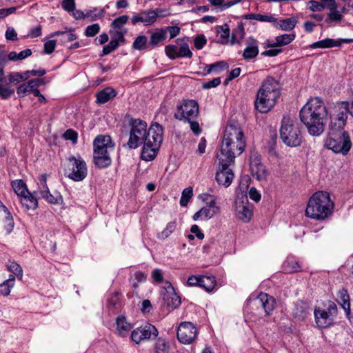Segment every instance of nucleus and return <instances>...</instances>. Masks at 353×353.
<instances>
[{"instance_id":"f257e3e1","label":"nucleus","mask_w":353,"mask_h":353,"mask_svg":"<svg viewBox=\"0 0 353 353\" xmlns=\"http://www.w3.org/2000/svg\"><path fill=\"white\" fill-rule=\"evenodd\" d=\"M129 139L127 143L130 149L143 145L141 159L150 161L157 154L163 141V128L158 123H152L148 129L147 123L139 119H130Z\"/></svg>"},{"instance_id":"f03ea898","label":"nucleus","mask_w":353,"mask_h":353,"mask_svg":"<svg viewBox=\"0 0 353 353\" xmlns=\"http://www.w3.org/2000/svg\"><path fill=\"white\" fill-rule=\"evenodd\" d=\"M328 110L320 97L311 98L301 108L299 117L308 133L314 137L320 136L325 128Z\"/></svg>"},{"instance_id":"7ed1b4c3","label":"nucleus","mask_w":353,"mask_h":353,"mask_svg":"<svg viewBox=\"0 0 353 353\" xmlns=\"http://www.w3.org/2000/svg\"><path fill=\"white\" fill-rule=\"evenodd\" d=\"M245 148L243 131L237 122H232L225 128L217 159L222 161H234L236 157L241 154Z\"/></svg>"},{"instance_id":"20e7f679","label":"nucleus","mask_w":353,"mask_h":353,"mask_svg":"<svg viewBox=\"0 0 353 353\" xmlns=\"http://www.w3.org/2000/svg\"><path fill=\"white\" fill-rule=\"evenodd\" d=\"M281 94L279 82L268 77L259 88L254 101L255 109L261 113L268 112L276 104Z\"/></svg>"},{"instance_id":"39448f33","label":"nucleus","mask_w":353,"mask_h":353,"mask_svg":"<svg viewBox=\"0 0 353 353\" xmlns=\"http://www.w3.org/2000/svg\"><path fill=\"white\" fill-rule=\"evenodd\" d=\"M324 146L335 154L347 155L352 146L348 132L344 128L329 127Z\"/></svg>"},{"instance_id":"423d86ee","label":"nucleus","mask_w":353,"mask_h":353,"mask_svg":"<svg viewBox=\"0 0 353 353\" xmlns=\"http://www.w3.org/2000/svg\"><path fill=\"white\" fill-rule=\"evenodd\" d=\"M280 138L289 147H296L301 145L303 136L299 124L289 116H284L280 128Z\"/></svg>"},{"instance_id":"0eeeda50","label":"nucleus","mask_w":353,"mask_h":353,"mask_svg":"<svg viewBox=\"0 0 353 353\" xmlns=\"http://www.w3.org/2000/svg\"><path fill=\"white\" fill-rule=\"evenodd\" d=\"M110 136L98 135L93 141V163L97 168L103 169L110 165Z\"/></svg>"},{"instance_id":"6e6552de","label":"nucleus","mask_w":353,"mask_h":353,"mask_svg":"<svg viewBox=\"0 0 353 353\" xmlns=\"http://www.w3.org/2000/svg\"><path fill=\"white\" fill-rule=\"evenodd\" d=\"M329 127L345 128L349 114V102L347 101H336L328 103Z\"/></svg>"},{"instance_id":"1a4fd4ad","label":"nucleus","mask_w":353,"mask_h":353,"mask_svg":"<svg viewBox=\"0 0 353 353\" xmlns=\"http://www.w3.org/2000/svg\"><path fill=\"white\" fill-rule=\"evenodd\" d=\"M39 183L42 186L43 190L38 191H34L31 193L27 188L26 183L21 180H15L12 182V188L14 192L21 199H36L38 196L40 199H49V197H54L49 192L48 187L46 186V177L42 175L39 177Z\"/></svg>"},{"instance_id":"9d476101","label":"nucleus","mask_w":353,"mask_h":353,"mask_svg":"<svg viewBox=\"0 0 353 353\" xmlns=\"http://www.w3.org/2000/svg\"><path fill=\"white\" fill-rule=\"evenodd\" d=\"M333 206L331 200H309L305 215L316 220L324 219L331 214Z\"/></svg>"},{"instance_id":"9b49d317","label":"nucleus","mask_w":353,"mask_h":353,"mask_svg":"<svg viewBox=\"0 0 353 353\" xmlns=\"http://www.w3.org/2000/svg\"><path fill=\"white\" fill-rule=\"evenodd\" d=\"M199 112V104L195 100L185 99L177 106L174 118L179 121H190L197 118Z\"/></svg>"},{"instance_id":"f8f14e48","label":"nucleus","mask_w":353,"mask_h":353,"mask_svg":"<svg viewBox=\"0 0 353 353\" xmlns=\"http://www.w3.org/2000/svg\"><path fill=\"white\" fill-rule=\"evenodd\" d=\"M65 171L68 176L74 181L83 180L88 174L86 163L81 157H70Z\"/></svg>"},{"instance_id":"ddd939ff","label":"nucleus","mask_w":353,"mask_h":353,"mask_svg":"<svg viewBox=\"0 0 353 353\" xmlns=\"http://www.w3.org/2000/svg\"><path fill=\"white\" fill-rule=\"evenodd\" d=\"M314 314L317 326L320 328H326L333 324L334 317L337 314V307L332 303L327 310L315 308Z\"/></svg>"},{"instance_id":"4468645a","label":"nucleus","mask_w":353,"mask_h":353,"mask_svg":"<svg viewBox=\"0 0 353 353\" xmlns=\"http://www.w3.org/2000/svg\"><path fill=\"white\" fill-rule=\"evenodd\" d=\"M158 330L151 323H145L134 329L131 333V339L137 344L150 339H155L158 336Z\"/></svg>"},{"instance_id":"2eb2a0df","label":"nucleus","mask_w":353,"mask_h":353,"mask_svg":"<svg viewBox=\"0 0 353 353\" xmlns=\"http://www.w3.org/2000/svg\"><path fill=\"white\" fill-rule=\"evenodd\" d=\"M218 161L219 166L216 172V180L219 185L228 187L231 184L234 176L231 168V166L234 164V161Z\"/></svg>"},{"instance_id":"dca6fc26","label":"nucleus","mask_w":353,"mask_h":353,"mask_svg":"<svg viewBox=\"0 0 353 353\" xmlns=\"http://www.w3.org/2000/svg\"><path fill=\"white\" fill-rule=\"evenodd\" d=\"M198 330L191 322L181 323L177 330L178 340L183 344H190L196 338Z\"/></svg>"},{"instance_id":"f3484780","label":"nucleus","mask_w":353,"mask_h":353,"mask_svg":"<svg viewBox=\"0 0 353 353\" xmlns=\"http://www.w3.org/2000/svg\"><path fill=\"white\" fill-rule=\"evenodd\" d=\"M250 170L253 177L258 181L265 179L268 175L267 169L261 163V155L257 152L253 151L250 154Z\"/></svg>"},{"instance_id":"a211bd4d","label":"nucleus","mask_w":353,"mask_h":353,"mask_svg":"<svg viewBox=\"0 0 353 353\" xmlns=\"http://www.w3.org/2000/svg\"><path fill=\"white\" fill-rule=\"evenodd\" d=\"M234 210L236 217L245 223L249 222L253 216V205L248 200H235Z\"/></svg>"},{"instance_id":"6ab92c4d","label":"nucleus","mask_w":353,"mask_h":353,"mask_svg":"<svg viewBox=\"0 0 353 353\" xmlns=\"http://www.w3.org/2000/svg\"><path fill=\"white\" fill-rule=\"evenodd\" d=\"M254 303L257 307H261L265 314L269 315L275 307L274 299L266 293L261 292L254 300Z\"/></svg>"},{"instance_id":"aec40b11","label":"nucleus","mask_w":353,"mask_h":353,"mask_svg":"<svg viewBox=\"0 0 353 353\" xmlns=\"http://www.w3.org/2000/svg\"><path fill=\"white\" fill-rule=\"evenodd\" d=\"M310 307L307 303L298 301L294 303L292 314L296 320L303 321L310 315Z\"/></svg>"},{"instance_id":"412c9836","label":"nucleus","mask_w":353,"mask_h":353,"mask_svg":"<svg viewBox=\"0 0 353 353\" xmlns=\"http://www.w3.org/2000/svg\"><path fill=\"white\" fill-rule=\"evenodd\" d=\"M132 327L131 323L127 321L125 316L120 315L116 319L115 333L118 336L121 337L128 336Z\"/></svg>"},{"instance_id":"4be33fe9","label":"nucleus","mask_w":353,"mask_h":353,"mask_svg":"<svg viewBox=\"0 0 353 353\" xmlns=\"http://www.w3.org/2000/svg\"><path fill=\"white\" fill-rule=\"evenodd\" d=\"M325 3H327V8L330 12L327 14L326 22L340 23L343 19V14L337 10L338 5L334 0H322Z\"/></svg>"},{"instance_id":"5701e85b","label":"nucleus","mask_w":353,"mask_h":353,"mask_svg":"<svg viewBox=\"0 0 353 353\" xmlns=\"http://www.w3.org/2000/svg\"><path fill=\"white\" fill-rule=\"evenodd\" d=\"M141 22L145 26H150L154 23V14H153V9H149L142 11L139 14H135L132 18V23L133 25Z\"/></svg>"},{"instance_id":"b1692460","label":"nucleus","mask_w":353,"mask_h":353,"mask_svg":"<svg viewBox=\"0 0 353 353\" xmlns=\"http://www.w3.org/2000/svg\"><path fill=\"white\" fill-rule=\"evenodd\" d=\"M42 80L40 79H34L28 81V82L19 85L17 88V93L19 97L31 93L34 88H39L42 83Z\"/></svg>"},{"instance_id":"393cba45","label":"nucleus","mask_w":353,"mask_h":353,"mask_svg":"<svg viewBox=\"0 0 353 353\" xmlns=\"http://www.w3.org/2000/svg\"><path fill=\"white\" fill-rule=\"evenodd\" d=\"M296 35L294 33L283 34L276 37L275 42L268 41V48L282 47L290 44L295 39Z\"/></svg>"},{"instance_id":"a878e982","label":"nucleus","mask_w":353,"mask_h":353,"mask_svg":"<svg viewBox=\"0 0 353 353\" xmlns=\"http://www.w3.org/2000/svg\"><path fill=\"white\" fill-rule=\"evenodd\" d=\"M167 284L168 285V288L171 290V292H168V294L164 296L163 300L166 302L168 307L175 309L180 305L181 299L179 296L174 293V288L171 283L168 282Z\"/></svg>"},{"instance_id":"bb28decb","label":"nucleus","mask_w":353,"mask_h":353,"mask_svg":"<svg viewBox=\"0 0 353 353\" xmlns=\"http://www.w3.org/2000/svg\"><path fill=\"white\" fill-rule=\"evenodd\" d=\"M219 212V207L216 205L214 200H211L206 206L201 209V213L204 219H210Z\"/></svg>"},{"instance_id":"cd10ccee","label":"nucleus","mask_w":353,"mask_h":353,"mask_svg":"<svg viewBox=\"0 0 353 353\" xmlns=\"http://www.w3.org/2000/svg\"><path fill=\"white\" fill-rule=\"evenodd\" d=\"M337 301L344 309L346 314H349L350 313V296L346 290L342 289L339 291Z\"/></svg>"},{"instance_id":"c85d7f7f","label":"nucleus","mask_w":353,"mask_h":353,"mask_svg":"<svg viewBox=\"0 0 353 353\" xmlns=\"http://www.w3.org/2000/svg\"><path fill=\"white\" fill-rule=\"evenodd\" d=\"M245 34L244 26L242 22L238 23L237 26L233 29L231 37V43H239Z\"/></svg>"},{"instance_id":"c756f323","label":"nucleus","mask_w":353,"mask_h":353,"mask_svg":"<svg viewBox=\"0 0 353 353\" xmlns=\"http://www.w3.org/2000/svg\"><path fill=\"white\" fill-rule=\"evenodd\" d=\"M297 22L298 21L295 17H290L280 20L278 22L276 27L278 26L283 31H290L295 28Z\"/></svg>"},{"instance_id":"7c9ffc66","label":"nucleus","mask_w":353,"mask_h":353,"mask_svg":"<svg viewBox=\"0 0 353 353\" xmlns=\"http://www.w3.org/2000/svg\"><path fill=\"white\" fill-rule=\"evenodd\" d=\"M216 279L212 276H201L200 287L207 292H211L216 285Z\"/></svg>"},{"instance_id":"2f4dec72","label":"nucleus","mask_w":353,"mask_h":353,"mask_svg":"<svg viewBox=\"0 0 353 353\" xmlns=\"http://www.w3.org/2000/svg\"><path fill=\"white\" fill-rule=\"evenodd\" d=\"M325 48H331L334 47H340L343 43H350L353 42V39H333L327 38L323 39Z\"/></svg>"},{"instance_id":"473e14b6","label":"nucleus","mask_w":353,"mask_h":353,"mask_svg":"<svg viewBox=\"0 0 353 353\" xmlns=\"http://www.w3.org/2000/svg\"><path fill=\"white\" fill-rule=\"evenodd\" d=\"M15 278L11 275L10 278L0 283V294L3 296H8L10 293L11 288L14 285Z\"/></svg>"},{"instance_id":"72a5a7b5","label":"nucleus","mask_w":353,"mask_h":353,"mask_svg":"<svg viewBox=\"0 0 353 353\" xmlns=\"http://www.w3.org/2000/svg\"><path fill=\"white\" fill-rule=\"evenodd\" d=\"M127 32L125 29L123 31H116L112 35V51L114 50L120 43L125 42L124 34Z\"/></svg>"},{"instance_id":"f704fd0d","label":"nucleus","mask_w":353,"mask_h":353,"mask_svg":"<svg viewBox=\"0 0 353 353\" xmlns=\"http://www.w3.org/2000/svg\"><path fill=\"white\" fill-rule=\"evenodd\" d=\"M166 38V30L163 29L152 34L150 37V44L152 46H157L159 43L163 41Z\"/></svg>"},{"instance_id":"c9c22d12","label":"nucleus","mask_w":353,"mask_h":353,"mask_svg":"<svg viewBox=\"0 0 353 353\" xmlns=\"http://www.w3.org/2000/svg\"><path fill=\"white\" fill-rule=\"evenodd\" d=\"M96 103L99 105L104 104L110 100V88L105 89L96 93Z\"/></svg>"},{"instance_id":"e433bc0d","label":"nucleus","mask_w":353,"mask_h":353,"mask_svg":"<svg viewBox=\"0 0 353 353\" xmlns=\"http://www.w3.org/2000/svg\"><path fill=\"white\" fill-rule=\"evenodd\" d=\"M245 19H255L262 22H275L276 19L272 15H263L261 14H249L244 16Z\"/></svg>"},{"instance_id":"4c0bfd02","label":"nucleus","mask_w":353,"mask_h":353,"mask_svg":"<svg viewBox=\"0 0 353 353\" xmlns=\"http://www.w3.org/2000/svg\"><path fill=\"white\" fill-rule=\"evenodd\" d=\"M259 54V49L257 45L254 43L246 47L243 51V57L245 59H252L256 57Z\"/></svg>"},{"instance_id":"58836bf2","label":"nucleus","mask_w":353,"mask_h":353,"mask_svg":"<svg viewBox=\"0 0 353 353\" xmlns=\"http://www.w3.org/2000/svg\"><path fill=\"white\" fill-rule=\"evenodd\" d=\"M154 353H169V345L165 339L159 338L157 340L154 346Z\"/></svg>"},{"instance_id":"ea45409f","label":"nucleus","mask_w":353,"mask_h":353,"mask_svg":"<svg viewBox=\"0 0 353 353\" xmlns=\"http://www.w3.org/2000/svg\"><path fill=\"white\" fill-rule=\"evenodd\" d=\"M61 35L62 37L61 41L62 42H70L77 39L76 34L72 31L69 32H60L57 31L54 33H52L50 36H58Z\"/></svg>"},{"instance_id":"a19ab883","label":"nucleus","mask_w":353,"mask_h":353,"mask_svg":"<svg viewBox=\"0 0 353 353\" xmlns=\"http://www.w3.org/2000/svg\"><path fill=\"white\" fill-rule=\"evenodd\" d=\"M176 222L175 221L168 223L165 228L158 234L159 239L168 238L176 229Z\"/></svg>"},{"instance_id":"79ce46f5","label":"nucleus","mask_w":353,"mask_h":353,"mask_svg":"<svg viewBox=\"0 0 353 353\" xmlns=\"http://www.w3.org/2000/svg\"><path fill=\"white\" fill-rule=\"evenodd\" d=\"M307 4L309 6V9L312 12H320L325 8H327V3H325L322 0L321 2L310 0L307 2Z\"/></svg>"},{"instance_id":"37998d69","label":"nucleus","mask_w":353,"mask_h":353,"mask_svg":"<svg viewBox=\"0 0 353 353\" xmlns=\"http://www.w3.org/2000/svg\"><path fill=\"white\" fill-rule=\"evenodd\" d=\"M147 279V275L140 271H137L134 274V279L131 280V283L133 288L136 289L138 288L139 283H143Z\"/></svg>"},{"instance_id":"c03bdc74","label":"nucleus","mask_w":353,"mask_h":353,"mask_svg":"<svg viewBox=\"0 0 353 353\" xmlns=\"http://www.w3.org/2000/svg\"><path fill=\"white\" fill-rule=\"evenodd\" d=\"M147 41L145 35H139L135 39L132 46L136 50H142L146 48Z\"/></svg>"},{"instance_id":"a18cd8bd","label":"nucleus","mask_w":353,"mask_h":353,"mask_svg":"<svg viewBox=\"0 0 353 353\" xmlns=\"http://www.w3.org/2000/svg\"><path fill=\"white\" fill-rule=\"evenodd\" d=\"M38 200H19V203L24 210H35L38 206Z\"/></svg>"},{"instance_id":"49530a36","label":"nucleus","mask_w":353,"mask_h":353,"mask_svg":"<svg viewBox=\"0 0 353 353\" xmlns=\"http://www.w3.org/2000/svg\"><path fill=\"white\" fill-rule=\"evenodd\" d=\"M284 270L288 272H295L300 270L299 263L294 260H288L283 265Z\"/></svg>"},{"instance_id":"de8ad7c7","label":"nucleus","mask_w":353,"mask_h":353,"mask_svg":"<svg viewBox=\"0 0 353 353\" xmlns=\"http://www.w3.org/2000/svg\"><path fill=\"white\" fill-rule=\"evenodd\" d=\"M216 32L220 34V37L221 39H225L228 41L230 36V28L227 23H225L223 26H218L216 27Z\"/></svg>"},{"instance_id":"09e8293b","label":"nucleus","mask_w":353,"mask_h":353,"mask_svg":"<svg viewBox=\"0 0 353 353\" xmlns=\"http://www.w3.org/2000/svg\"><path fill=\"white\" fill-rule=\"evenodd\" d=\"M192 52L189 48L188 44L185 43L181 44V46L178 50V57H188L191 58Z\"/></svg>"},{"instance_id":"8fccbe9b","label":"nucleus","mask_w":353,"mask_h":353,"mask_svg":"<svg viewBox=\"0 0 353 353\" xmlns=\"http://www.w3.org/2000/svg\"><path fill=\"white\" fill-rule=\"evenodd\" d=\"M8 270L12 273L15 274L19 279H21L23 277V270L21 267L15 262H12L9 266Z\"/></svg>"},{"instance_id":"3c124183","label":"nucleus","mask_w":353,"mask_h":353,"mask_svg":"<svg viewBox=\"0 0 353 353\" xmlns=\"http://www.w3.org/2000/svg\"><path fill=\"white\" fill-rule=\"evenodd\" d=\"M104 10L94 9L93 10H90L86 13V16L88 19H90V21H95L103 16Z\"/></svg>"},{"instance_id":"603ef678","label":"nucleus","mask_w":353,"mask_h":353,"mask_svg":"<svg viewBox=\"0 0 353 353\" xmlns=\"http://www.w3.org/2000/svg\"><path fill=\"white\" fill-rule=\"evenodd\" d=\"M129 17L128 15H123L116 18L112 22V26L114 28H121L128 21Z\"/></svg>"},{"instance_id":"864d4df0","label":"nucleus","mask_w":353,"mask_h":353,"mask_svg":"<svg viewBox=\"0 0 353 353\" xmlns=\"http://www.w3.org/2000/svg\"><path fill=\"white\" fill-rule=\"evenodd\" d=\"M14 93V90L3 85H0V97L2 99H9Z\"/></svg>"},{"instance_id":"5fc2aeb1","label":"nucleus","mask_w":353,"mask_h":353,"mask_svg":"<svg viewBox=\"0 0 353 353\" xmlns=\"http://www.w3.org/2000/svg\"><path fill=\"white\" fill-rule=\"evenodd\" d=\"M4 222H5V226H4L5 230L6 231V234H8L12 231L14 225L13 218H12V216L11 214L5 216Z\"/></svg>"},{"instance_id":"6e6d98bb","label":"nucleus","mask_w":353,"mask_h":353,"mask_svg":"<svg viewBox=\"0 0 353 353\" xmlns=\"http://www.w3.org/2000/svg\"><path fill=\"white\" fill-rule=\"evenodd\" d=\"M165 53L172 59L178 57V48L175 45H168L165 47Z\"/></svg>"},{"instance_id":"4d7b16f0","label":"nucleus","mask_w":353,"mask_h":353,"mask_svg":"<svg viewBox=\"0 0 353 353\" xmlns=\"http://www.w3.org/2000/svg\"><path fill=\"white\" fill-rule=\"evenodd\" d=\"M9 83H17L23 81V77L21 75V72H10L8 75Z\"/></svg>"},{"instance_id":"13d9d810","label":"nucleus","mask_w":353,"mask_h":353,"mask_svg":"<svg viewBox=\"0 0 353 353\" xmlns=\"http://www.w3.org/2000/svg\"><path fill=\"white\" fill-rule=\"evenodd\" d=\"M63 137L65 140H70L73 143H76L77 141L78 134L74 130L68 129L63 134Z\"/></svg>"},{"instance_id":"bf43d9fd","label":"nucleus","mask_w":353,"mask_h":353,"mask_svg":"<svg viewBox=\"0 0 353 353\" xmlns=\"http://www.w3.org/2000/svg\"><path fill=\"white\" fill-rule=\"evenodd\" d=\"M99 29L100 27L97 23L88 26L85 29V34L90 37H94L99 32Z\"/></svg>"},{"instance_id":"052dcab7","label":"nucleus","mask_w":353,"mask_h":353,"mask_svg":"<svg viewBox=\"0 0 353 353\" xmlns=\"http://www.w3.org/2000/svg\"><path fill=\"white\" fill-rule=\"evenodd\" d=\"M57 41L55 40H49L44 43V52L48 54H52L56 47Z\"/></svg>"},{"instance_id":"680f3d73","label":"nucleus","mask_w":353,"mask_h":353,"mask_svg":"<svg viewBox=\"0 0 353 353\" xmlns=\"http://www.w3.org/2000/svg\"><path fill=\"white\" fill-rule=\"evenodd\" d=\"M61 6L63 10L70 13L75 9V1L74 0H63Z\"/></svg>"},{"instance_id":"e2e57ef3","label":"nucleus","mask_w":353,"mask_h":353,"mask_svg":"<svg viewBox=\"0 0 353 353\" xmlns=\"http://www.w3.org/2000/svg\"><path fill=\"white\" fill-rule=\"evenodd\" d=\"M207 40L203 34L198 35L194 41V43L195 48L198 50L203 48V47L206 44Z\"/></svg>"},{"instance_id":"0e129e2a","label":"nucleus","mask_w":353,"mask_h":353,"mask_svg":"<svg viewBox=\"0 0 353 353\" xmlns=\"http://www.w3.org/2000/svg\"><path fill=\"white\" fill-rule=\"evenodd\" d=\"M5 37L8 41H17L18 39L17 33L12 27H8Z\"/></svg>"},{"instance_id":"69168bd1","label":"nucleus","mask_w":353,"mask_h":353,"mask_svg":"<svg viewBox=\"0 0 353 353\" xmlns=\"http://www.w3.org/2000/svg\"><path fill=\"white\" fill-rule=\"evenodd\" d=\"M221 81L220 77L214 78L212 80L208 81L203 83L202 87L204 89H210L212 88H215L221 83Z\"/></svg>"},{"instance_id":"338daca9","label":"nucleus","mask_w":353,"mask_h":353,"mask_svg":"<svg viewBox=\"0 0 353 353\" xmlns=\"http://www.w3.org/2000/svg\"><path fill=\"white\" fill-rule=\"evenodd\" d=\"M151 276L153 279V280L158 283H161L163 279L162 271L161 270L158 268L154 269L152 272Z\"/></svg>"},{"instance_id":"774afa93","label":"nucleus","mask_w":353,"mask_h":353,"mask_svg":"<svg viewBox=\"0 0 353 353\" xmlns=\"http://www.w3.org/2000/svg\"><path fill=\"white\" fill-rule=\"evenodd\" d=\"M153 14H154V22L157 21V18L161 17H165L167 16H169L170 13L167 10L161 9V8H157L155 10H153Z\"/></svg>"}]
</instances>
